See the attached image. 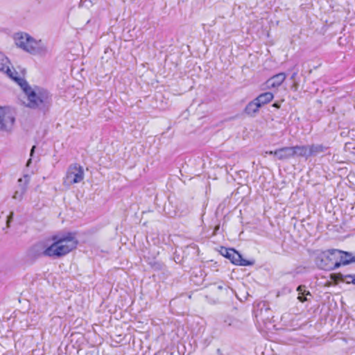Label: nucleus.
<instances>
[{
	"label": "nucleus",
	"mask_w": 355,
	"mask_h": 355,
	"mask_svg": "<svg viewBox=\"0 0 355 355\" xmlns=\"http://www.w3.org/2000/svg\"><path fill=\"white\" fill-rule=\"evenodd\" d=\"M274 155L279 160L288 159L293 157L292 147H283L274 150Z\"/></svg>",
	"instance_id": "nucleus-9"
},
{
	"label": "nucleus",
	"mask_w": 355,
	"mask_h": 355,
	"mask_svg": "<svg viewBox=\"0 0 355 355\" xmlns=\"http://www.w3.org/2000/svg\"><path fill=\"white\" fill-rule=\"evenodd\" d=\"M345 275L341 274V273H332L330 275V278L331 280L334 282L341 281L345 282L346 281V279L345 277Z\"/></svg>",
	"instance_id": "nucleus-20"
},
{
	"label": "nucleus",
	"mask_w": 355,
	"mask_h": 355,
	"mask_svg": "<svg viewBox=\"0 0 355 355\" xmlns=\"http://www.w3.org/2000/svg\"><path fill=\"white\" fill-rule=\"evenodd\" d=\"M15 121L13 112L9 107H0V131L10 132Z\"/></svg>",
	"instance_id": "nucleus-4"
},
{
	"label": "nucleus",
	"mask_w": 355,
	"mask_h": 355,
	"mask_svg": "<svg viewBox=\"0 0 355 355\" xmlns=\"http://www.w3.org/2000/svg\"><path fill=\"white\" fill-rule=\"evenodd\" d=\"M297 72H294V73L292 74V76H291V80L295 79V76H297Z\"/></svg>",
	"instance_id": "nucleus-28"
},
{
	"label": "nucleus",
	"mask_w": 355,
	"mask_h": 355,
	"mask_svg": "<svg viewBox=\"0 0 355 355\" xmlns=\"http://www.w3.org/2000/svg\"><path fill=\"white\" fill-rule=\"evenodd\" d=\"M328 148V146L323 144L309 145L310 157L318 156V155L324 153Z\"/></svg>",
	"instance_id": "nucleus-13"
},
{
	"label": "nucleus",
	"mask_w": 355,
	"mask_h": 355,
	"mask_svg": "<svg viewBox=\"0 0 355 355\" xmlns=\"http://www.w3.org/2000/svg\"><path fill=\"white\" fill-rule=\"evenodd\" d=\"M15 40L18 47L31 54H44L46 52V48L42 40H35L27 33H17Z\"/></svg>",
	"instance_id": "nucleus-3"
},
{
	"label": "nucleus",
	"mask_w": 355,
	"mask_h": 355,
	"mask_svg": "<svg viewBox=\"0 0 355 355\" xmlns=\"http://www.w3.org/2000/svg\"><path fill=\"white\" fill-rule=\"evenodd\" d=\"M30 182V176L28 175H24L23 178H19L17 180L18 187H24L28 189V185Z\"/></svg>",
	"instance_id": "nucleus-19"
},
{
	"label": "nucleus",
	"mask_w": 355,
	"mask_h": 355,
	"mask_svg": "<svg viewBox=\"0 0 355 355\" xmlns=\"http://www.w3.org/2000/svg\"><path fill=\"white\" fill-rule=\"evenodd\" d=\"M26 191L27 188L17 187L12 196V198L18 201H21Z\"/></svg>",
	"instance_id": "nucleus-17"
},
{
	"label": "nucleus",
	"mask_w": 355,
	"mask_h": 355,
	"mask_svg": "<svg viewBox=\"0 0 355 355\" xmlns=\"http://www.w3.org/2000/svg\"><path fill=\"white\" fill-rule=\"evenodd\" d=\"M218 289H222L223 288V286H218Z\"/></svg>",
	"instance_id": "nucleus-31"
},
{
	"label": "nucleus",
	"mask_w": 355,
	"mask_h": 355,
	"mask_svg": "<svg viewBox=\"0 0 355 355\" xmlns=\"http://www.w3.org/2000/svg\"><path fill=\"white\" fill-rule=\"evenodd\" d=\"M293 157H302L307 159L310 157L309 145L292 146Z\"/></svg>",
	"instance_id": "nucleus-11"
},
{
	"label": "nucleus",
	"mask_w": 355,
	"mask_h": 355,
	"mask_svg": "<svg viewBox=\"0 0 355 355\" xmlns=\"http://www.w3.org/2000/svg\"><path fill=\"white\" fill-rule=\"evenodd\" d=\"M266 153L269 154V155H274V150L267 151Z\"/></svg>",
	"instance_id": "nucleus-29"
},
{
	"label": "nucleus",
	"mask_w": 355,
	"mask_h": 355,
	"mask_svg": "<svg viewBox=\"0 0 355 355\" xmlns=\"http://www.w3.org/2000/svg\"><path fill=\"white\" fill-rule=\"evenodd\" d=\"M35 146H33L31 150V157L33 156V153H34V151H35Z\"/></svg>",
	"instance_id": "nucleus-26"
},
{
	"label": "nucleus",
	"mask_w": 355,
	"mask_h": 355,
	"mask_svg": "<svg viewBox=\"0 0 355 355\" xmlns=\"http://www.w3.org/2000/svg\"><path fill=\"white\" fill-rule=\"evenodd\" d=\"M13 216H14V213L12 211H11L7 218L6 225L8 227H10V223L12 220Z\"/></svg>",
	"instance_id": "nucleus-24"
},
{
	"label": "nucleus",
	"mask_w": 355,
	"mask_h": 355,
	"mask_svg": "<svg viewBox=\"0 0 355 355\" xmlns=\"http://www.w3.org/2000/svg\"><path fill=\"white\" fill-rule=\"evenodd\" d=\"M345 277L347 284H353L355 285V275H346Z\"/></svg>",
	"instance_id": "nucleus-23"
},
{
	"label": "nucleus",
	"mask_w": 355,
	"mask_h": 355,
	"mask_svg": "<svg viewBox=\"0 0 355 355\" xmlns=\"http://www.w3.org/2000/svg\"><path fill=\"white\" fill-rule=\"evenodd\" d=\"M297 299H298L301 302H306V301H308V300H309V299H308L306 297H305V295H303V294H300V293H299V295H298V297H297Z\"/></svg>",
	"instance_id": "nucleus-25"
},
{
	"label": "nucleus",
	"mask_w": 355,
	"mask_h": 355,
	"mask_svg": "<svg viewBox=\"0 0 355 355\" xmlns=\"http://www.w3.org/2000/svg\"><path fill=\"white\" fill-rule=\"evenodd\" d=\"M50 245H46L44 243L39 242L35 244L30 250V254L33 257H48L54 259V254L49 253Z\"/></svg>",
	"instance_id": "nucleus-8"
},
{
	"label": "nucleus",
	"mask_w": 355,
	"mask_h": 355,
	"mask_svg": "<svg viewBox=\"0 0 355 355\" xmlns=\"http://www.w3.org/2000/svg\"><path fill=\"white\" fill-rule=\"evenodd\" d=\"M272 106L276 108H279L280 104L279 103H273Z\"/></svg>",
	"instance_id": "nucleus-27"
},
{
	"label": "nucleus",
	"mask_w": 355,
	"mask_h": 355,
	"mask_svg": "<svg viewBox=\"0 0 355 355\" xmlns=\"http://www.w3.org/2000/svg\"><path fill=\"white\" fill-rule=\"evenodd\" d=\"M83 179V168L78 164H71L67 169V175L64 180V184L71 185L82 182Z\"/></svg>",
	"instance_id": "nucleus-5"
},
{
	"label": "nucleus",
	"mask_w": 355,
	"mask_h": 355,
	"mask_svg": "<svg viewBox=\"0 0 355 355\" xmlns=\"http://www.w3.org/2000/svg\"><path fill=\"white\" fill-rule=\"evenodd\" d=\"M4 72L8 75L9 78L13 80L15 83H17L21 88V85H23V82L28 83L25 79L19 77L18 76V73L15 70L12 71L9 67L5 69Z\"/></svg>",
	"instance_id": "nucleus-14"
},
{
	"label": "nucleus",
	"mask_w": 355,
	"mask_h": 355,
	"mask_svg": "<svg viewBox=\"0 0 355 355\" xmlns=\"http://www.w3.org/2000/svg\"><path fill=\"white\" fill-rule=\"evenodd\" d=\"M331 252L333 258H338V260H336L332 266H326L324 268L327 270H333L339 268L341 265H347L355 262V257H353L349 252L339 250H333Z\"/></svg>",
	"instance_id": "nucleus-6"
},
{
	"label": "nucleus",
	"mask_w": 355,
	"mask_h": 355,
	"mask_svg": "<svg viewBox=\"0 0 355 355\" xmlns=\"http://www.w3.org/2000/svg\"><path fill=\"white\" fill-rule=\"evenodd\" d=\"M274 98V95L272 93L267 92L261 94L257 98H255L256 101L260 104L261 107L265 104L270 103Z\"/></svg>",
	"instance_id": "nucleus-16"
},
{
	"label": "nucleus",
	"mask_w": 355,
	"mask_h": 355,
	"mask_svg": "<svg viewBox=\"0 0 355 355\" xmlns=\"http://www.w3.org/2000/svg\"><path fill=\"white\" fill-rule=\"evenodd\" d=\"M285 73H279L269 78L266 83L268 88H275L280 86L286 79Z\"/></svg>",
	"instance_id": "nucleus-10"
},
{
	"label": "nucleus",
	"mask_w": 355,
	"mask_h": 355,
	"mask_svg": "<svg viewBox=\"0 0 355 355\" xmlns=\"http://www.w3.org/2000/svg\"><path fill=\"white\" fill-rule=\"evenodd\" d=\"M21 89L26 101V107L45 114L52 105V94L46 89L38 86L31 87L28 83L23 82Z\"/></svg>",
	"instance_id": "nucleus-1"
},
{
	"label": "nucleus",
	"mask_w": 355,
	"mask_h": 355,
	"mask_svg": "<svg viewBox=\"0 0 355 355\" xmlns=\"http://www.w3.org/2000/svg\"><path fill=\"white\" fill-rule=\"evenodd\" d=\"M297 291L300 294H303L305 295V297H307V296H311V293L309 291H306L305 289V286L300 285L297 287Z\"/></svg>",
	"instance_id": "nucleus-21"
},
{
	"label": "nucleus",
	"mask_w": 355,
	"mask_h": 355,
	"mask_svg": "<svg viewBox=\"0 0 355 355\" xmlns=\"http://www.w3.org/2000/svg\"><path fill=\"white\" fill-rule=\"evenodd\" d=\"M151 267L155 270H162L164 265L159 262L154 261L150 263Z\"/></svg>",
	"instance_id": "nucleus-22"
},
{
	"label": "nucleus",
	"mask_w": 355,
	"mask_h": 355,
	"mask_svg": "<svg viewBox=\"0 0 355 355\" xmlns=\"http://www.w3.org/2000/svg\"><path fill=\"white\" fill-rule=\"evenodd\" d=\"M75 232L53 235L51 237L53 243L48 252L54 254V259L67 255L77 247L78 241Z\"/></svg>",
	"instance_id": "nucleus-2"
},
{
	"label": "nucleus",
	"mask_w": 355,
	"mask_h": 355,
	"mask_svg": "<svg viewBox=\"0 0 355 355\" xmlns=\"http://www.w3.org/2000/svg\"><path fill=\"white\" fill-rule=\"evenodd\" d=\"M31 163V158H30L28 161H27V163H26V166H28L30 165V164Z\"/></svg>",
	"instance_id": "nucleus-30"
},
{
	"label": "nucleus",
	"mask_w": 355,
	"mask_h": 355,
	"mask_svg": "<svg viewBox=\"0 0 355 355\" xmlns=\"http://www.w3.org/2000/svg\"><path fill=\"white\" fill-rule=\"evenodd\" d=\"M220 252L223 257L229 259L231 262L235 265L248 266L254 264L253 261H248L243 259L241 254L233 248L221 247Z\"/></svg>",
	"instance_id": "nucleus-7"
},
{
	"label": "nucleus",
	"mask_w": 355,
	"mask_h": 355,
	"mask_svg": "<svg viewBox=\"0 0 355 355\" xmlns=\"http://www.w3.org/2000/svg\"><path fill=\"white\" fill-rule=\"evenodd\" d=\"M334 249L329 250L326 252H324L322 254V258L321 259V262H324L326 261H329V263H324V264L321 263L320 266L324 270H327L324 267L326 266H332L334 262L336 261V260H338V258H333V256L331 252Z\"/></svg>",
	"instance_id": "nucleus-15"
},
{
	"label": "nucleus",
	"mask_w": 355,
	"mask_h": 355,
	"mask_svg": "<svg viewBox=\"0 0 355 355\" xmlns=\"http://www.w3.org/2000/svg\"><path fill=\"white\" fill-rule=\"evenodd\" d=\"M260 107V104L254 98L245 106L244 113L250 116H254L259 112Z\"/></svg>",
	"instance_id": "nucleus-12"
},
{
	"label": "nucleus",
	"mask_w": 355,
	"mask_h": 355,
	"mask_svg": "<svg viewBox=\"0 0 355 355\" xmlns=\"http://www.w3.org/2000/svg\"><path fill=\"white\" fill-rule=\"evenodd\" d=\"M10 60L1 52H0V71H4L5 69L9 67Z\"/></svg>",
	"instance_id": "nucleus-18"
}]
</instances>
